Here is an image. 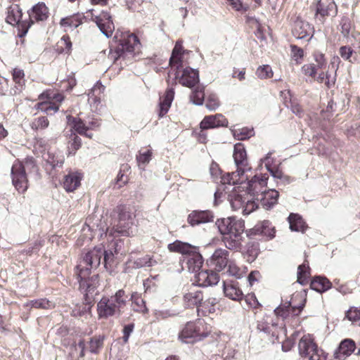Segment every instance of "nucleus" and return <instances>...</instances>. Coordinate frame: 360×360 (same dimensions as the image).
<instances>
[{
  "label": "nucleus",
  "instance_id": "nucleus-1",
  "mask_svg": "<svg viewBox=\"0 0 360 360\" xmlns=\"http://www.w3.org/2000/svg\"><path fill=\"white\" fill-rule=\"evenodd\" d=\"M306 298L301 294L294 295L291 301L282 303L274 309L276 319H282V322L274 321L270 316H264L257 321V328L273 338V341L285 338L287 336L285 325H292L298 322V316L303 311Z\"/></svg>",
  "mask_w": 360,
  "mask_h": 360
},
{
  "label": "nucleus",
  "instance_id": "nucleus-2",
  "mask_svg": "<svg viewBox=\"0 0 360 360\" xmlns=\"http://www.w3.org/2000/svg\"><path fill=\"white\" fill-rule=\"evenodd\" d=\"M102 255L101 248H94L86 253L75 268L79 290L84 294L85 305H91L94 302L95 291L98 285V275H90L91 269L99 266Z\"/></svg>",
  "mask_w": 360,
  "mask_h": 360
},
{
  "label": "nucleus",
  "instance_id": "nucleus-3",
  "mask_svg": "<svg viewBox=\"0 0 360 360\" xmlns=\"http://www.w3.org/2000/svg\"><path fill=\"white\" fill-rule=\"evenodd\" d=\"M141 44L138 37L132 33L123 32L115 49H110L108 58L120 67L127 65L133 58L140 53Z\"/></svg>",
  "mask_w": 360,
  "mask_h": 360
},
{
  "label": "nucleus",
  "instance_id": "nucleus-4",
  "mask_svg": "<svg viewBox=\"0 0 360 360\" xmlns=\"http://www.w3.org/2000/svg\"><path fill=\"white\" fill-rule=\"evenodd\" d=\"M127 297L123 289L118 290L110 297L103 296L97 304L98 318L107 319L114 316H120L122 309L127 304Z\"/></svg>",
  "mask_w": 360,
  "mask_h": 360
},
{
  "label": "nucleus",
  "instance_id": "nucleus-5",
  "mask_svg": "<svg viewBox=\"0 0 360 360\" xmlns=\"http://www.w3.org/2000/svg\"><path fill=\"white\" fill-rule=\"evenodd\" d=\"M211 327L201 319L188 321L178 334V339L184 343H195L208 337Z\"/></svg>",
  "mask_w": 360,
  "mask_h": 360
},
{
  "label": "nucleus",
  "instance_id": "nucleus-6",
  "mask_svg": "<svg viewBox=\"0 0 360 360\" xmlns=\"http://www.w3.org/2000/svg\"><path fill=\"white\" fill-rule=\"evenodd\" d=\"M167 248L171 252L180 253L186 257L187 267L190 271L197 273L202 268L203 259L198 248L176 240L169 243Z\"/></svg>",
  "mask_w": 360,
  "mask_h": 360
},
{
  "label": "nucleus",
  "instance_id": "nucleus-7",
  "mask_svg": "<svg viewBox=\"0 0 360 360\" xmlns=\"http://www.w3.org/2000/svg\"><path fill=\"white\" fill-rule=\"evenodd\" d=\"M25 167L34 168L36 162L34 158L27 157L20 160L16 159L11 170L12 184L19 193H25L29 187V180L25 172Z\"/></svg>",
  "mask_w": 360,
  "mask_h": 360
},
{
  "label": "nucleus",
  "instance_id": "nucleus-8",
  "mask_svg": "<svg viewBox=\"0 0 360 360\" xmlns=\"http://www.w3.org/2000/svg\"><path fill=\"white\" fill-rule=\"evenodd\" d=\"M65 96L63 94L53 89H46L38 96L39 102L34 105L37 111H41L47 115H52L59 110Z\"/></svg>",
  "mask_w": 360,
  "mask_h": 360
},
{
  "label": "nucleus",
  "instance_id": "nucleus-9",
  "mask_svg": "<svg viewBox=\"0 0 360 360\" xmlns=\"http://www.w3.org/2000/svg\"><path fill=\"white\" fill-rule=\"evenodd\" d=\"M113 212L117 216L118 223L116 226V231L122 236H129V229L136 217L134 208L127 205H118Z\"/></svg>",
  "mask_w": 360,
  "mask_h": 360
},
{
  "label": "nucleus",
  "instance_id": "nucleus-10",
  "mask_svg": "<svg viewBox=\"0 0 360 360\" xmlns=\"http://www.w3.org/2000/svg\"><path fill=\"white\" fill-rule=\"evenodd\" d=\"M28 20H25L19 25L18 37L23 38L27 34L30 27L35 22L44 21L49 18V8L44 3H38L28 11Z\"/></svg>",
  "mask_w": 360,
  "mask_h": 360
},
{
  "label": "nucleus",
  "instance_id": "nucleus-11",
  "mask_svg": "<svg viewBox=\"0 0 360 360\" xmlns=\"http://www.w3.org/2000/svg\"><path fill=\"white\" fill-rule=\"evenodd\" d=\"M311 7L314 8V18L324 24L327 17L335 16L338 14V6L334 0H318L312 4Z\"/></svg>",
  "mask_w": 360,
  "mask_h": 360
},
{
  "label": "nucleus",
  "instance_id": "nucleus-12",
  "mask_svg": "<svg viewBox=\"0 0 360 360\" xmlns=\"http://www.w3.org/2000/svg\"><path fill=\"white\" fill-rule=\"evenodd\" d=\"M215 224L221 236L238 233L245 230L244 221L235 217L219 219Z\"/></svg>",
  "mask_w": 360,
  "mask_h": 360
},
{
  "label": "nucleus",
  "instance_id": "nucleus-13",
  "mask_svg": "<svg viewBox=\"0 0 360 360\" xmlns=\"http://www.w3.org/2000/svg\"><path fill=\"white\" fill-rule=\"evenodd\" d=\"M312 56L316 64L313 63L304 64L301 70L305 76L315 79L318 70L324 69L326 66L327 60L325 54L319 51H314Z\"/></svg>",
  "mask_w": 360,
  "mask_h": 360
},
{
  "label": "nucleus",
  "instance_id": "nucleus-14",
  "mask_svg": "<svg viewBox=\"0 0 360 360\" xmlns=\"http://www.w3.org/2000/svg\"><path fill=\"white\" fill-rule=\"evenodd\" d=\"M233 157L237 167V172L244 174L245 172L251 169L245 146L242 143L234 145Z\"/></svg>",
  "mask_w": 360,
  "mask_h": 360
},
{
  "label": "nucleus",
  "instance_id": "nucleus-15",
  "mask_svg": "<svg viewBox=\"0 0 360 360\" xmlns=\"http://www.w3.org/2000/svg\"><path fill=\"white\" fill-rule=\"evenodd\" d=\"M91 20L95 22L100 30L108 37H111L115 30L114 23L110 14L108 11H102L99 15H94L90 11Z\"/></svg>",
  "mask_w": 360,
  "mask_h": 360
},
{
  "label": "nucleus",
  "instance_id": "nucleus-16",
  "mask_svg": "<svg viewBox=\"0 0 360 360\" xmlns=\"http://www.w3.org/2000/svg\"><path fill=\"white\" fill-rule=\"evenodd\" d=\"M175 79L182 86L193 88L199 82V72L190 67H186L175 72Z\"/></svg>",
  "mask_w": 360,
  "mask_h": 360
},
{
  "label": "nucleus",
  "instance_id": "nucleus-17",
  "mask_svg": "<svg viewBox=\"0 0 360 360\" xmlns=\"http://www.w3.org/2000/svg\"><path fill=\"white\" fill-rule=\"evenodd\" d=\"M182 44V40L176 41L169 58V66L172 70H175L176 72L184 68V56L190 52L184 49Z\"/></svg>",
  "mask_w": 360,
  "mask_h": 360
},
{
  "label": "nucleus",
  "instance_id": "nucleus-18",
  "mask_svg": "<svg viewBox=\"0 0 360 360\" xmlns=\"http://www.w3.org/2000/svg\"><path fill=\"white\" fill-rule=\"evenodd\" d=\"M314 28L308 22L297 20L292 29V35L299 39H307L309 41L314 36Z\"/></svg>",
  "mask_w": 360,
  "mask_h": 360
},
{
  "label": "nucleus",
  "instance_id": "nucleus-19",
  "mask_svg": "<svg viewBox=\"0 0 360 360\" xmlns=\"http://www.w3.org/2000/svg\"><path fill=\"white\" fill-rule=\"evenodd\" d=\"M269 176L266 174L255 175L248 183L247 191L248 193L255 197H259L262 191L266 190Z\"/></svg>",
  "mask_w": 360,
  "mask_h": 360
},
{
  "label": "nucleus",
  "instance_id": "nucleus-20",
  "mask_svg": "<svg viewBox=\"0 0 360 360\" xmlns=\"http://www.w3.org/2000/svg\"><path fill=\"white\" fill-rule=\"evenodd\" d=\"M204 296L202 291L200 290L191 289L185 292L183 296V305L185 308H197L198 313L200 311V307L203 301Z\"/></svg>",
  "mask_w": 360,
  "mask_h": 360
},
{
  "label": "nucleus",
  "instance_id": "nucleus-21",
  "mask_svg": "<svg viewBox=\"0 0 360 360\" xmlns=\"http://www.w3.org/2000/svg\"><path fill=\"white\" fill-rule=\"evenodd\" d=\"M228 125L227 118L221 113L205 115L200 122V126L207 129L227 127Z\"/></svg>",
  "mask_w": 360,
  "mask_h": 360
},
{
  "label": "nucleus",
  "instance_id": "nucleus-22",
  "mask_svg": "<svg viewBox=\"0 0 360 360\" xmlns=\"http://www.w3.org/2000/svg\"><path fill=\"white\" fill-rule=\"evenodd\" d=\"M248 237H252L257 235H263L269 238H273L275 236L276 229L272 226V224L269 220H264L257 224L252 229L246 231Z\"/></svg>",
  "mask_w": 360,
  "mask_h": 360
},
{
  "label": "nucleus",
  "instance_id": "nucleus-23",
  "mask_svg": "<svg viewBox=\"0 0 360 360\" xmlns=\"http://www.w3.org/2000/svg\"><path fill=\"white\" fill-rule=\"evenodd\" d=\"M82 178V172L70 170L63 178V187L67 192H73L80 186Z\"/></svg>",
  "mask_w": 360,
  "mask_h": 360
},
{
  "label": "nucleus",
  "instance_id": "nucleus-24",
  "mask_svg": "<svg viewBox=\"0 0 360 360\" xmlns=\"http://www.w3.org/2000/svg\"><path fill=\"white\" fill-rule=\"evenodd\" d=\"M229 256V252L225 249L219 248L214 251L210 259L214 271H221L228 265Z\"/></svg>",
  "mask_w": 360,
  "mask_h": 360
},
{
  "label": "nucleus",
  "instance_id": "nucleus-25",
  "mask_svg": "<svg viewBox=\"0 0 360 360\" xmlns=\"http://www.w3.org/2000/svg\"><path fill=\"white\" fill-rule=\"evenodd\" d=\"M223 287L224 292L226 297L239 302L243 299V292L237 281H224Z\"/></svg>",
  "mask_w": 360,
  "mask_h": 360
},
{
  "label": "nucleus",
  "instance_id": "nucleus-26",
  "mask_svg": "<svg viewBox=\"0 0 360 360\" xmlns=\"http://www.w3.org/2000/svg\"><path fill=\"white\" fill-rule=\"evenodd\" d=\"M318 347L314 335L309 333L305 334L300 338L298 342L299 354L302 357L305 354H309V353L313 352Z\"/></svg>",
  "mask_w": 360,
  "mask_h": 360
},
{
  "label": "nucleus",
  "instance_id": "nucleus-27",
  "mask_svg": "<svg viewBox=\"0 0 360 360\" xmlns=\"http://www.w3.org/2000/svg\"><path fill=\"white\" fill-rule=\"evenodd\" d=\"M174 89L172 87L167 88L163 96L160 97L158 112L159 117H164L169 111L174 98Z\"/></svg>",
  "mask_w": 360,
  "mask_h": 360
},
{
  "label": "nucleus",
  "instance_id": "nucleus-28",
  "mask_svg": "<svg viewBox=\"0 0 360 360\" xmlns=\"http://www.w3.org/2000/svg\"><path fill=\"white\" fill-rule=\"evenodd\" d=\"M214 215L209 210H194L188 217V222L191 226H196L200 224L208 223L212 221Z\"/></svg>",
  "mask_w": 360,
  "mask_h": 360
},
{
  "label": "nucleus",
  "instance_id": "nucleus-29",
  "mask_svg": "<svg viewBox=\"0 0 360 360\" xmlns=\"http://www.w3.org/2000/svg\"><path fill=\"white\" fill-rule=\"evenodd\" d=\"M86 19L84 13H77L60 19L59 25L67 32L68 30H73L78 27Z\"/></svg>",
  "mask_w": 360,
  "mask_h": 360
},
{
  "label": "nucleus",
  "instance_id": "nucleus-30",
  "mask_svg": "<svg viewBox=\"0 0 360 360\" xmlns=\"http://www.w3.org/2000/svg\"><path fill=\"white\" fill-rule=\"evenodd\" d=\"M6 22L13 26L17 25L19 33V25L23 22L22 20V12L18 4H11L7 8Z\"/></svg>",
  "mask_w": 360,
  "mask_h": 360
},
{
  "label": "nucleus",
  "instance_id": "nucleus-31",
  "mask_svg": "<svg viewBox=\"0 0 360 360\" xmlns=\"http://www.w3.org/2000/svg\"><path fill=\"white\" fill-rule=\"evenodd\" d=\"M244 231H239L238 233H234L222 236L221 240L224 243L226 248L230 250L238 251L240 250L243 241V233Z\"/></svg>",
  "mask_w": 360,
  "mask_h": 360
},
{
  "label": "nucleus",
  "instance_id": "nucleus-32",
  "mask_svg": "<svg viewBox=\"0 0 360 360\" xmlns=\"http://www.w3.org/2000/svg\"><path fill=\"white\" fill-rule=\"evenodd\" d=\"M278 197L279 193L277 191L274 189L264 190L259 197H257V200L260 201L263 207L269 210L277 204Z\"/></svg>",
  "mask_w": 360,
  "mask_h": 360
},
{
  "label": "nucleus",
  "instance_id": "nucleus-33",
  "mask_svg": "<svg viewBox=\"0 0 360 360\" xmlns=\"http://www.w3.org/2000/svg\"><path fill=\"white\" fill-rule=\"evenodd\" d=\"M356 349V344L351 339L343 340L334 353L335 359H342L352 354Z\"/></svg>",
  "mask_w": 360,
  "mask_h": 360
},
{
  "label": "nucleus",
  "instance_id": "nucleus-34",
  "mask_svg": "<svg viewBox=\"0 0 360 360\" xmlns=\"http://www.w3.org/2000/svg\"><path fill=\"white\" fill-rule=\"evenodd\" d=\"M265 167L271 174L274 177L281 180H283L285 183H290L291 179L290 177L285 175L279 167L272 166V159L271 158V153H268L264 159Z\"/></svg>",
  "mask_w": 360,
  "mask_h": 360
},
{
  "label": "nucleus",
  "instance_id": "nucleus-35",
  "mask_svg": "<svg viewBox=\"0 0 360 360\" xmlns=\"http://www.w3.org/2000/svg\"><path fill=\"white\" fill-rule=\"evenodd\" d=\"M131 307L134 311L147 314L148 309L146 307L145 300L142 298L141 295L137 292H134L131 295Z\"/></svg>",
  "mask_w": 360,
  "mask_h": 360
},
{
  "label": "nucleus",
  "instance_id": "nucleus-36",
  "mask_svg": "<svg viewBox=\"0 0 360 360\" xmlns=\"http://www.w3.org/2000/svg\"><path fill=\"white\" fill-rule=\"evenodd\" d=\"M288 219L291 231L304 233L307 229L305 221L298 214L291 213Z\"/></svg>",
  "mask_w": 360,
  "mask_h": 360
},
{
  "label": "nucleus",
  "instance_id": "nucleus-37",
  "mask_svg": "<svg viewBox=\"0 0 360 360\" xmlns=\"http://www.w3.org/2000/svg\"><path fill=\"white\" fill-rule=\"evenodd\" d=\"M332 286L331 282L326 277L316 276L310 283V287L319 292H323L329 290Z\"/></svg>",
  "mask_w": 360,
  "mask_h": 360
},
{
  "label": "nucleus",
  "instance_id": "nucleus-38",
  "mask_svg": "<svg viewBox=\"0 0 360 360\" xmlns=\"http://www.w3.org/2000/svg\"><path fill=\"white\" fill-rule=\"evenodd\" d=\"M82 145V139L75 133L70 134L67 143L68 155H75Z\"/></svg>",
  "mask_w": 360,
  "mask_h": 360
},
{
  "label": "nucleus",
  "instance_id": "nucleus-39",
  "mask_svg": "<svg viewBox=\"0 0 360 360\" xmlns=\"http://www.w3.org/2000/svg\"><path fill=\"white\" fill-rule=\"evenodd\" d=\"M71 122L72 128L77 134L90 139L93 138V134L87 131L86 122L79 117H72Z\"/></svg>",
  "mask_w": 360,
  "mask_h": 360
},
{
  "label": "nucleus",
  "instance_id": "nucleus-40",
  "mask_svg": "<svg viewBox=\"0 0 360 360\" xmlns=\"http://www.w3.org/2000/svg\"><path fill=\"white\" fill-rule=\"evenodd\" d=\"M310 270L309 262L305 259L303 264L298 266L297 282L302 285H306L308 283L311 276Z\"/></svg>",
  "mask_w": 360,
  "mask_h": 360
},
{
  "label": "nucleus",
  "instance_id": "nucleus-41",
  "mask_svg": "<svg viewBox=\"0 0 360 360\" xmlns=\"http://www.w3.org/2000/svg\"><path fill=\"white\" fill-rule=\"evenodd\" d=\"M72 41L68 34L63 35L56 44V51L58 53L70 54L72 51Z\"/></svg>",
  "mask_w": 360,
  "mask_h": 360
},
{
  "label": "nucleus",
  "instance_id": "nucleus-42",
  "mask_svg": "<svg viewBox=\"0 0 360 360\" xmlns=\"http://www.w3.org/2000/svg\"><path fill=\"white\" fill-rule=\"evenodd\" d=\"M313 79L316 80L317 82L320 84L324 83L328 89H330L335 84L336 73L333 77H331V75L329 73L328 71H322L320 73H319L318 75H316L315 79Z\"/></svg>",
  "mask_w": 360,
  "mask_h": 360
},
{
  "label": "nucleus",
  "instance_id": "nucleus-43",
  "mask_svg": "<svg viewBox=\"0 0 360 360\" xmlns=\"http://www.w3.org/2000/svg\"><path fill=\"white\" fill-rule=\"evenodd\" d=\"M26 306L35 309H51L55 307V304L46 298H41L30 301Z\"/></svg>",
  "mask_w": 360,
  "mask_h": 360
},
{
  "label": "nucleus",
  "instance_id": "nucleus-44",
  "mask_svg": "<svg viewBox=\"0 0 360 360\" xmlns=\"http://www.w3.org/2000/svg\"><path fill=\"white\" fill-rule=\"evenodd\" d=\"M11 75L13 82L18 86L16 88L20 91L22 88L25 85L24 70L19 68H15L13 69Z\"/></svg>",
  "mask_w": 360,
  "mask_h": 360
},
{
  "label": "nucleus",
  "instance_id": "nucleus-45",
  "mask_svg": "<svg viewBox=\"0 0 360 360\" xmlns=\"http://www.w3.org/2000/svg\"><path fill=\"white\" fill-rule=\"evenodd\" d=\"M49 125V121L46 116H39L32 120L30 123L31 129L34 131L43 130Z\"/></svg>",
  "mask_w": 360,
  "mask_h": 360
},
{
  "label": "nucleus",
  "instance_id": "nucleus-46",
  "mask_svg": "<svg viewBox=\"0 0 360 360\" xmlns=\"http://www.w3.org/2000/svg\"><path fill=\"white\" fill-rule=\"evenodd\" d=\"M259 254V245L255 242H250L246 245L245 255L247 260L250 262H253Z\"/></svg>",
  "mask_w": 360,
  "mask_h": 360
},
{
  "label": "nucleus",
  "instance_id": "nucleus-47",
  "mask_svg": "<svg viewBox=\"0 0 360 360\" xmlns=\"http://www.w3.org/2000/svg\"><path fill=\"white\" fill-rule=\"evenodd\" d=\"M254 130L253 129H250L248 127H243L241 129H238L233 131V137L240 141H244L249 139L250 137L254 136Z\"/></svg>",
  "mask_w": 360,
  "mask_h": 360
},
{
  "label": "nucleus",
  "instance_id": "nucleus-48",
  "mask_svg": "<svg viewBox=\"0 0 360 360\" xmlns=\"http://www.w3.org/2000/svg\"><path fill=\"white\" fill-rule=\"evenodd\" d=\"M105 86L99 82L92 87L89 93V99H92L94 102H100L101 94H103Z\"/></svg>",
  "mask_w": 360,
  "mask_h": 360
},
{
  "label": "nucleus",
  "instance_id": "nucleus-49",
  "mask_svg": "<svg viewBox=\"0 0 360 360\" xmlns=\"http://www.w3.org/2000/svg\"><path fill=\"white\" fill-rule=\"evenodd\" d=\"M64 157L62 155L58 154L56 153L48 152L46 162L53 168L56 167H62L64 163Z\"/></svg>",
  "mask_w": 360,
  "mask_h": 360
},
{
  "label": "nucleus",
  "instance_id": "nucleus-50",
  "mask_svg": "<svg viewBox=\"0 0 360 360\" xmlns=\"http://www.w3.org/2000/svg\"><path fill=\"white\" fill-rule=\"evenodd\" d=\"M153 155V152L150 146L143 148L139 150V155L136 159L139 165H146L149 163Z\"/></svg>",
  "mask_w": 360,
  "mask_h": 360
},
{
  "label": "nucleus",
  "instance_id": "nucleus-51",
  "mask_svg": "<svg viewBox=\"0 0 360 360\" xmlns=\"http://www.w3.org/2000/svg\"><path fill=\"white\" fill-rule=\"evenodd\" d=\"M205 105L209 110L214 111L220 106L221 103L216 94H210L205 98Z\"/></svg>",
  "mask_w": 360,
  "mask_h": 360
},
{
  "label": "nucleus",
  "instance_id": "nucleus-52",
  "mask_svg": "<svg viewBox=\"0 0 360 360\" xmlns=\"http://www.w3.org/2000/svg\"><path fill=\"white\" fill-rule=\"evenodd\" d=\"M328 354L318 347L316 349H314L313 352H311L309 354H305V356H303L302 358L307 359V360H326Z\"/></svg>",
  "mask_w": 360,
  "mask_h": 360
},
{
  "label": "nucleus",
  "instance_id": "nucleus-53",
  "mask_svg": "<svg viewBox=\"0 0 360 360\" xmlns=\"http://www.w3.org/2000/svg\"><path fill=\"white\" fill-rule=\"evenodd\" d=\"M191 98L195 104L202 105L203 101L205 100L204 88L202 86H198L193 91Z\"/></svg>",
  "mask_w": 360,
  "mask_h": 360
},
{
  "label": "nucleus",
  "instance_id": "nucleus-54",
  "mask_svg": "<svg viewBox=\"0 0 360 360\" xmlns=\"http://www.w3.org/2000/svg\"><path fill=\"white\" fill-rule=\"evenodd\" d=\"M345 319L352 322H356L360 320V306L350 307L345 313Z\"/></svg>",
  "mask_w": 360,
  "mask_h": 360
},
{
  "label": "nucleus",
  "instance_id": "nucleus-55",
  "mask_svg": "<svg viewBox=\"0 0 360 360\" xmlns=\"http://www.w3.org/2000/svg\"><path fill=\"white\" fill-rule=\"evenodd\" d=\"M217 304L216 299L210 298L206 301L202 302L200 309L202 315H206L207 314H212L215 312V305Z\"/></svg>",
  "mask_w": 360,
  "mask_h": 360
},
{
  "label": "nucleus",
  "instance_id": "nucleus-56",
  "mask_svg": "<svg viewBox=\"0 0 360 360\" xmlns=\"http://www.w3.org/2000/svg\"><path fill=\"white\" fill-rule=\"evenodd\" d=\"M290 51L292 58L295 61L296 64H301L304 56V50L297 45L291 44Z\"/></svg>",
  "mask_w": 360,
  "mask_h": 360
},
{
  "label": "nucleus",
  "instance_id": "nucleus-57",
  "mask_svg": "<svg viewBox=\"0 0 360 360\" xmlns=\"http://www.w3.org/2000/svg\"><path fill=\"white\" fill-rule=\"evenodd\" d=\"M103 345V338L101 336H94L89 341V350L91 353H98Z\"/></svg>",
  "mask_w": 360,
  "mask_h": 360
},
{
  "label": "nucleus",
  "instance_id": "nucleus-58",
  "mask_svg": "<svg viewBox=\"0 0 360 360\" xmlns=\"http://www.w3.org/2000/svg\"><path fill=\"white\" fill-rule=\"evenodd\" d=\"M199 124L198 128H195L193 131V136L201 143H206L207 141V131Z\"/></svg>",
  "mask_w": 360,
  "mask_h": 360
},
{
  "label": "nucleus",
  "instance_id": "nucleus-59",
  "mask_svg": "<svg viewBox=\"0 0 360 360\" xmlns=\"http://www.w3.org/2000/svg\"><path fill=\"white\" fill-rule=\"evenodd\" d=\"M257 76L260 79H269L273 77V71L269 65L259 66L256 71Z\"/></svg>",
  "mask_w": 360,
  "mask_h": 360
},
{
  "label": "nucleus",
  "instance_id": "nucleus-60",
  "mask_svg": "<svg viewBox=\"0 0 360 360\" xmlns=\"http://www.w3.org/2000/svg\"><path fill=\"white\" fill-rule=\"evenodd\" d=\"M243 175L241 174H238V172H237V174L233 172L231 174L228 173L221 176V182L224 184H236L240 180V176Z\"/></svg>",
  "mask_w": 360,
  "mask_h": 360
},
{
  "label": "nucleus",
  "instance_id": "nucleus-61",
  "mask_svg": "<svg viewBox=\"0 0 360 360\" xmlns=\"http://www.w3.org/2000/svg\"><path fill=\"white\" fill-rule=\"evenodd\" d=\"M208 270L198 271L195 273L196 282L198 285L207 286Z\"/></svg>",
  "mask_w": 360,
  "mask_h": 360
},
{
  "label": "nucleus",
  "instance_id": "nucleus-62",
  "mask_svg": "<svg viewBox=\"0 0 360 360\" xmlns=\"http://www.w3.org/2000/svg\"><path fill=\"white\" fill-rule=\"evenodd\" d=\"M246 304L251 308L257 309L262 307L254 293H249L245 297Z\"/></svg>",
  "mask_w": 360,
  "mask_h": 360
},
{
  "label": "nucleus",
  "instance_id": "nucleus-63",
  "mask_svg": "<svg viewBox=\"0 0 360 360\" xmlns=\"http://www.w3.org/2000/svg\"><path fill=\"white\" fill-rule=\"evenodd\" d=\"M228 272L231 276H235L236 278H240L243 275V271L233 262L229 264Z\"/></svg>",
  "mask_w": 360,
  "mask_h": 360
},
{
  "label": "nucleus",
  "instance_id": "nucleus-64",
  "mask_svg": "<svg viewBox=\"0 0 360 360\" xmlns=\"http://www.w3.org/2000/svg\"><path fill=\"white\" fill-rule=\"evenodd\" d=\"M135 264L137 267H143V266H151L153 264V261L150 255H145L141 258H139L135 261Z\"/></svg>",
  "mask_w": 360,
  "mask_h": 360
}]
</instances>
